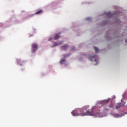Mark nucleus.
Listing matches in <instances>:
<instances>
[{
  "label": "nucleus",
  "instance_id": "nucleus-20",
  "mask_svg": "<svg viewBox=\"0 0 127 127\" xmlns=\"http://www.w3.org/2000/svg\"><path fill=\"white\" fill-rule=\"evenodd\" d=\"M80 111H83V109H80Z\"/></svg>",
  "mask_w": 127,
  "mask_h": 127
},
{
  "label": "nucleus",
  "instance_id": "nucleus-6",
  "mask_svg": "<svg viewBox=\"0 0 127 127\" xmlns=\"http://www.w3.org/2000/svg\"><path fill=\"white\" fill-rule=\"evenodd\" d=\"M96 58H97V56H94L93 57H90L89 58V60H90V61H93V59H94L95 62H97V60H96Z\"/></svg>",
  "mask_w": 127,
  "mask_h": 127
},
{
  "label": "nucleus",
  "instance_id": "nucleus-3",
  "mask_svg": "<svg viewBox=\"0 0 127 127\" xmlns=\"http://www.w3.org/2000/svg\"><path fill=\"white\" fill-rule=\"evenodd\" d=\"M38 47V46L36 44H32L31 50H32V53H34V52H36V51H37Z\"/></svg>",
  "mask_w": 127,
  "mask_h": 127
},
{
  "label": "nucleus",
  "instance_id": "nucleus-13",
  "mask_svg": "<svg viewBox=\"0 0 127 127\" xmlns=\"http://www.w3.org/2000/svg\"><path fill=\"white\" fill-rule=\"evenodd\" d=\"M94 48L95 50L96 53H98V52H99V49L96 47H94Z\"/></svg>",
  "mask_w": 127,
  "mask_h": 127
},
{
  "label": "nucleus",
  "instance_id": "nucleus-7",
  "mask_svg": "<svg viewBox=\"0 0 127 127\" xmlns=\"http://www.w3.org/2000/svg\"><path fill=\"white\" fill-rule=\"evenodd\" d=\"M113 116L114 118H121V117H123V115H121L118 114H114Z\"/></svg>",
  "mask_w": 127,
  "mask_h": 127
},
{
  "label": "nucleus",
  "instance_id": "nucleus-12",
  "mask_svg": "<svg viewBox=\"0 0 127 127\" xmlns=\"http://www.w3.org/2000/svg\"><path fill=\"white\" fill-rule=\"evenodd\" d=\"M63 43V42H56L54 43V46H57V45H60L61 44H62Z\"/></svg>",
  "mask_w": 127,
  "mask_h": 127
},
{
  "label": "nucleus",
  "instance_id": "nucleus-14",
  "mask_svg": "<svg viewBox=\"0 0 127 127\" xmlns=\"http://www.w3.org/2000/svg\"><path fill=\"white\" fill-rule=\"evenodd\" d=\"M64 62H65V59H62V60H61L60 63H61V64H63V63H64Z\"/></svg>",
  "mask_w": 127,
  "mask_h": 127
},
{
  "label": "nucleus",
  "instance_id": "nucleus-19",
  "mask_svg": "<svg viewBox=\"0 0 127 127\" xmlns=\"http://www.w3.org/2000/svg\"><path fill=\"white\" fill-rule=\"evenodd\" d=\"M126 42L127 43V39L126 40Z\"/></svg>",
  "mask_w": 127,
  "mask_h": 127
},
{
  "label": "nucleus",
  "instance_id": "nucleus-1",
  "mask_svg": "<svg viewBox=\"0 0 127 127\" xmlns=\"http://www.w3.org/2000/svg\"><path fill=\"white\" fill-rule=\"evenodd\" d=\"M96 106L91 108V111H87V108L84 107L83 113H80V116H90L91 117H96V118H102V113L97 111Z\"/></svg>",
  "mask_w": 127,
  "mask_h": 127
},
{
  "label": "nucleus",
  "instance_id": "nucleus-18",
  "mask_svg": "<svg viewBox=\"0 0 127 127\" xmlns=\"http://www.w3.org/2000/svg\"><path fill=\"white\" fill-rule=\"evenodd\" d=\"M90 19H91V18H87V20H90Z\"/></svg>",
  "mask_w": 127,
  "mask_h": 127
},
{
  "label": "nucleus",
  "instance_id": "nucleus-15",
  "mask_svg": "<svg viewBox=\"0 0 127 127\" xmlns=\"http://www.w3.org/2000/svg\"><path fill=\"white\" fill-rule=\"evenodd\" d=\"M51 40H52V37H50V38H49L48 41H51Z\"/></svg>",
  "mask_w": 127,
  "mask_h": 127
},
{
  "label": "nucleus",
  "instance_id": "nucleus-16",
  "mask_svg": "<svg viewBox=\"0 0 127 127\" xmlns=\"http://www.w3.org/2000/svg\"><path fill=\"white\" fill-rule=\"evenodd\" d=\"M68 56H69V55H65V56H64V58H66V57H68Z\"/></svg>",
  "mask_w": 127,
  "mask_h": 127
},
{
  "label": "nucleus",
  "instance_id": "nucleus-10",
  "mask_svg": "<svg viewBox=\"0 0 127 127\" xmlns=\"http://www.w3.org/2000/svg\"><path fill=\"white\" fill-rule=\"evenodd\" d=\"M121 107H122V104H121V103L117 104L116 106V110H118V109H120V108H121Z\"/></svg>",
  "mask_w": 127,
  "mask_h": 127
},
{
  "label": "nucleus",
  "instance_id": "nucleus-5",
  "mask_svg": "<svg viewBox=\"0 0 127 127\" xmlns=\"http://www.w3.org/2000/svg\"><path fill=\"white\" fill-rule=\"evenodd\" d=\"M60 35H61V33L60 32L58 33H56L55 36L54 37L55 40H57L58 39H59V38H60Z\"/></svg>",
  "mask_w": 127,
  "mask_h": 127
},
{
  "label": "nucleus",
  "instance_id": "nucleus-17",
  "mask_svg": "<svg viewBox=\"0 0 127 127\" xmlns=\"http://www.w3.org/2000/svg\"><path fill=\"white\" fill-rule=\"evenodd\" d=\"M19 61H20V60H17V62H18V63H19Z\"/></svg>",
  "mask_w": 127,
  "mask_h": 127
},
{
  "label": "nucleus",
  "instance_id": "nucleus-4",
  "mask_svg": "<svg viewBox=\"0 0 127 127\" xmlns=\"http://www.w3.org/2000/svg\"><path fill=\"white\" fill-rule=\"evenodd\" d=\"M104 14H106L107 15V16H108V17H113L114 16V15H116V13L115 12L113 14H112V13L111 12H106L104 13Z\"/></svg>",
  "mask_w": 127,
  "mask_h": 127
},
{
  "label": "nucleus",
  "instance_id": "nucleus-8",
  "mask_svg": "<svg viewBox=\"0 0 127 127\" xmlns=\"http://www.w3.org/2000/svg\"><path fill=\"white\" fill-rule=\"evenodd\" d=\"M42 12H43V10L40 9L37 11L36 12H35V14H40L41 13H42Z\"/></svg>",
  "mask_w": 127,
  "mask_h": 127
},
{
  "label": "nucleus",
  "instance_id": "nucleus-11",
  "mask_svg": "<svg viewBox=\"0 0 127 127\" xmlns=\"http://www.w3.org/2000/svg\"><path fill=\"white\" fill-rule=\"evenodd\" d=\"M68 46L67 45H64V46L62 47V48L63 50H66L67 48H68Z\"/></svg>",
  "mask_w": 127,
  "mask_h": 127
},
{
  "label": "nucleus",
  "instance_id": "nucleus-9",
  "mask_svg": "<svg viewBox=\"0 0 127 127\" xmlns=\"http://www.w3.org/2000/svg\"><path fill=\"white\" fill-rule=\"evenodd\" d=\"M102 104H104V105H108V104H109V100H104L102 103Z\"/></svg>",
  "mask_w": 127,
  "mask_h": 127
},
{
  "label": "nucleus",
  "instance_id": "nucleus-2",
  "mask_svg": "<svg viewBox=\"0 0 127 127\" xmlns=\"http://www.w3.org/2000/svg\"><path fill=\"white\" fill-rule=\"evenodd\" d=\"M72 116H80V109H75L72 112H71Z\"/></svg>",
  "mask_w": 127,
  "mask_h": 127
}]
</instances>
